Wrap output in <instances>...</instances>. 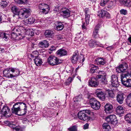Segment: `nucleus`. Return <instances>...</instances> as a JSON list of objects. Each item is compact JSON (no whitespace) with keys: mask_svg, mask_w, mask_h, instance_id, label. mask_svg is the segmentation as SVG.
Masks as SVG:
<instances>
[{"mask_svg":"<svg viewBox=\"0 0 131 131\" xmlns=\"http://www.w3.org/2000/svg\"><path fill=\"white\" fill-rule=\"evenodd\" d=\"M11 11L15 15H17L19 17L22 19L27 18L30 14L29 9L28 8H23L19 10L16 6H12Z\"/></svg>","mask_w":131,"mask_h":131,"instance_id":"1","label":"nucleus"},{"mask_svg":"<svg viewBox=\"0 0 131 131\" xmlns=\"http://www.w3.org/2000/svg\"><path fill=\"white\" fill-rule=\"evenodd\" d=\"M27 106L24 103L21 102H17L15 104L13 105L12 109V113L16 115H18L17 114L18 112L22 111L24 113L21 114L20 115H24L27 112L26 109Z\"/></svg>","mask_w":131,"mask_h":131,"instance_id":"2","label":"nucleus"},{"mask_svg":"<svg viewBox=\"0 0 131 131\" xmlns=\"http://www.w3.org/2000/svg\"><path fill=\"white\" fill-rule=\"evenodd\" d=\"M91 113V111L89 110H83L80 111L78 113V118L81 120L86 121H89L90 119V117L87 115L90 114Z\"/></svg>","mask_w":131,"mask_h":131,"instance_id":"3","label":"nucleus"},{"mask_svg":"<svg viewBox=\"0 0 131 131\" xmlns=\"http://www.w3.org/2000/svg\"><path fill=\"white\" fill-rule=\"evenodd\" d=\"M121 80L123 85L127 87H131V75L122 74L121 75Z\"/></svg>","mask_w":131,"mask_h":131,"instance_id":"4","label":"nucleus"},{"mask_svg":"<svg viewBox=\"0 0 131 131\" xmlns=\"http://www.w3.org/2000/svg\"><path fill=\"white\" fill-rule=\"evenodd\" d=\"M89 103L91 107L95 110H98L100 108L101 106L100 102L95 99H91Z\"/></svg>","mask_w":131,"mask_h":131,"instance_id":"5","label":"nucleus"},{"mask_svg":"<svg viewBox=\"0 0 131 131\" xmlns=\"http://www.w3.org/2000/svg\"><path fill=\"white\" fill-rule=\"evenodd\" d=\"M48 62L52 66L57 65L61 63L57 58L53 56H50L49 57Z\"/></svg>","mask_w":131,"mask_h":131,"instance_id":"6","label":"nucleus"},{"mask_svg":"<svg viewBox=\"0 0 131 131\" xmlns=\"http://www.w3.org/2000/svg\"><path fill=\"white\" fill-rule=\"evenodd\" d=\"M106 121L108 123L114 125H116L117 123V120L116 116L112 115L107 116L106 118Z\"/></svg>","mask_w":131,"mask_h":131,"instance_id":"7","label":"nucleus"},{"mask_svg":"<svg viewBox=\"0 0 131 131\" xmlns=\"http://www.w3.org/2000/svg\"><path fill=\"white\" fill-rule=\"evenodd\" d=\"M1 113L6 117H9L12 114L10 109L7 106H4L3 107Z\"/></svg>","mask_w":131,"mask_h":131,"instance_id":"8","label":"nucleus"},{"mask_svg":"<svg viewBox=\"0 0 131 131\" xmlns=\"http://www.w3.org/2000/svg\"><path fill=\"white\" fill-rule=\"evenodd\" d=\"M97 15L100 17L110 18V15L107 11L103 9L99 10L97 12Z\"/></svg>","mask_w":131,"mask_h":131,"instance_id":"9","label":"nucleus"},{"mask_svg":"<svg viewBox=\"0 0 131 131\" xmlns=\"http://www.w3.org/2000/svg\"><path fill=\"white\" fill-rule=\"evenodd\" d=\"M111 83L112 86L115 87H116L118 85L117 78L115 75H112L111 76Z\"/></svg>","mask_w":131,"mask_h":131,"instance_id":"10","label":"nucleus"},{"mask_svg":"<svg viewBox=\"0 0 131 131\" xmlns=\"http://www.w3.org/2000/svg\"><path fill=\"white\" fill-rule=\"evenodd\" d=\"M128 65L126 62L123 63L117 67L116 69V71L119 73L123 72L127 68Z\"/></svg>","mask_w":131,"mask_h":131,"instance_id":"11","label":"nucleus"},{"mask_svg":"<svg viewBox=\"0 0 131 131\" xmlns=\"http://www.w3.org/2000/svg\"><path fill=\"white\" fill-rule=\"evenodd\" d=\"M124 95V94L123 93L119 92L117 93L116 96V100L120 104L123 103L125 98Z\"/></svg>","mask_w":131,"mask_h":131,"instance_id":"12","label":"nucleus"},{"mask_svg":"<svg viewBox=\"0 0 131 131\" xmlns=\"http://www.w3.org/2000/svg\"><path fill=\"white\" fill-rule=\"evenodd\" d=\"M97 78H96L94 77H92L90 79L89 81V85L92 87H95L97 86L99 84Z\"/></svg>","mask_w":131,"mask_h":131,"instance_id":"13","label":"nucleus"},{"mask_svg":"<svg viewBox=\"0 0 131 131\" xmlns=\"http://www.w3.org/2000/svg\"><path fill=\"white\" fill-rule=\"evenodd\" d=\"M61 13L64 18H68L70 15V11L69 9L66 8H62L60 11Z\"/></svg>","mask_w":131,"mask_h":131,"instance_id":"14","label":"nucleus"},{"mask_svg":"<svg viewBox=\"0 0 131 131\" xmlns=\"http://www.w3.org/2000/svg\"><path fill=\"white\" fill-rule=\"evenodd\" d=\"M95 94L97 96L100 100L103 101H104L105 96L104 94L101 90H96Z\"/></svg>","mask_w":131,"mask_h":131,"instance_id":"15","label":"nucleus"},{"mask_svg":"<svg viewBox=\"0 0 131 131\" xmlns=\"http://www.w3.org/2000/svg\"><path fill=\"white\" fill-rule=\"evenodd\" d=\"M88 45L90 47H94L96 46H101L100 43L93 39H91L88 41Z\"/></svg>","mask_w":131,"mask_h":131,"instance_id":"16","label":"nucleus"},{"mask_svg":"<svg viewBox=\"0 0 131 131\" xmlns=\"http://www.w3.org/2000/svg\"><path fill=\"white\" fill-rule=\"evenodd\" d=\"M55 31L53 30H47L45 31L44 35L46 38H52L54 35Z\"/></svg>","mask_w":131,"mask_h":131,"instance_id":"17","label":"nucleus"},{"mask_svg":"<svg viewBox=\"0 0 131 131\" xmlns=\"http://www.w3.org/2000/svg\"><path fill=\"white\" fill-rule=\"evenodd\" d=\"M95 63L98 65H103L106 63L105 60L103 58H98L95 60Z\"/></svg>","mask_w":131,"mask_h":131,"instance_id":"18","label":"nucleus"},{"mask_svg":"<svg viewBox=\"0 0 131 131\" xmlns=\"http://www.w3.org/2000/svg\"><path fill=\"white\" fill-rule=\"evenodd\" d=\"M104 110L107 114L111 113L113 110L112 106L110 104H106L105 106Z\"/></svg>","mask_w":131,"mask_h":131,"instance_id":"19","label":"nucleus"},{"mask_svg":"<svg viewBox=\"0 0 131 131\" xmlns=\"http://www.w3.org/2000/svg\"><path fill=\"white\" fill-rule=\"evenodd\" d=\"M79 59V53L78 51H75L71 58V61L72 63L75 64L77 63Z\"/></svg>","mask_w":131,"mask_h":131,"instance_id":"20","label":"nucleus"},{"mask_svg":"<svg viewBox=\"0 0 131 131\" xmlns=\"http://www.w3.org/2000/svg\"><path fill=\"white\" fill-rule=\"evenodd\" d=\"M54 29L57 30H62L63 28V25L60 22L56 21L54 23Z\"/></svg>","mask_w":131,"mask_h":131,"instance_id":"21","label":"nucleus"},{"mask_svg":"<svg viewBox=\"0 0 131 131\" xmlns=\"http://www.w3.org/2000/svg\"><path fill=\"white\" fill-rule=\"evenodd\" d=\"M10 69H11V67L5 69L3 72L5 76L8 78H12L13 77V74L10 73V72H11V71L10 70Z\"/></svg>","mask_w":131,"mask_h":131,"instance_id":"22","label":"nucleus"},{"mask_svg":"<svg viewBox=\"0 0 131 131\" xmlns=\"http://www.w3.org/2000/svg\"><path fill=\"white\" fill-rule=\"evenodd\" d=\"M39 47L42 48H46L49 46L48 41L46 40H44L42 41H40L39 43Z\"/></svg>","mask_w":131,"mask_h":131,"instance_id":"23","label":"nucleus"},{"mask_svg":"<svg viewBox=\"0 0 131 131\" xmlns=\"http://www.w3.org/2000/svg\"><path fill=\"white\" fill-rule=\"evenodd\" d=\"M10 70L13 74V78L17 77L19 75L20 73L19 70L16 68L11 67Z\"/></svg>","mask_w":131,"mask_h":131,"instance_id":"24","label":"nucleus"},{"mask_svg":"<svg viewBox=\"0 0 131 131\" xmlns=\"http://www.w3.org/2000/svg\"><path fill=\"white\" fill-rule=\"evenodd\" d=\"M67 52L65 50L61 49L59 50L56 52L57 55L60 57H62L67 55Z\"/></svg>","mask_w":131,"mask_h":131,"instance_id":"25","label":"nucleus"},{"mask_svg":"<svg viewBox=\"0 0 131 131\" xmlns=\"http://www.w3.org/2000/svg\"><path fill=\"white\" fill-rule=\"evenodd\" d=\"M8 125L9 127L13 129V131H22V128L20 126H15L14 125L10 123Z\"/></svg>","mask_w":131,"mask_h":131,"instance_id":"26","label":"nucleus"},{"mask_svg":"<svg viewBox=\"0 0 131 131\" xmlns=\"http://www.w3.org/2000/svg\"><path fill=\"white\" fill-rule=\"evenodd\" d=\"M35 19L32 17H30L28 20L27 19L24 21V24L27 25L28 24H32L35 22Z\"/></svg>","mask_w":131,"mask_h":131,"instance_id":"27","label":"nucleus"},{"mask_svg":"<svg viewBox=\"0 0 131 131\" xmlns=\"http://www.w3.org/2000/svg\"><path fill=\"white\" fill-rule=\"evenodd\" d=\"M90 15H85V20L86 22L85 23H83V24L82 26V28L85 29L86 28V26L89 24V18Z\"/></svg>","mask_w":131,"mask_h":131,"instance_id":"28","label":"nucleus"},{"mask_svg":"<svg viewBox=\"0 0 131 131\" xmlns=\"http://www.w3.org/2000/svg\"><path fill=\"white\" fill-rule=\"evenodd\" d=\"M124 109L123 107L121 106H117L116 109V112L117 114L121 115L123 113Z\"/></svg>","mask_w":131,"mask_h":131,"instance_id":"29","label":"nucleus"},{"mask_svg":"<svg viewBox=\"0 0 131 131\" xmlns=\"http://www.w3.org/2000/svg\"><path fill=\"white\" fill-rule=\"evenodd\" d=\"M34 61L35 64L37 66H40L42 63V59L39 57L35 58Z\"/></svg>","mask_w":131,"mask_h":131,"instance_id":"30","label":"nucleus"},{"mask_svg":"<svg viewBox=\"0 0 131 131\" xmlns=\"http://www.w3.org/2000/svg\"><path fill=\"white\" fill-rule=\"evenodd\" d=\"M106 94L108 95V96L110 98H113L115 97V94L111 90H108L106 91Z\"/></svg>","mask_w":131,"mask_h":131,"instance_id":"31","label":"nucleus"},{"mask_svg":"<svg viewBox=\"0 0 131 131\" xmlns=\"http://www.w3.org/2000/svg\"><path fill=\"white\" fill-rule=\"evenodd\" d=\"M98 73L99 74L97 76L96 78L98 79L105 77L106 75V73L103 71H99Z\"/></svg>","mask_w":131,"mask_h":131,"instance_id":"32","label":"nucleus"},{"mask_svg":"<svg viewBox=\"0 0 131 131\" xmlns=\"http://www.w3.org/2000/svg\"><path fill=\"white\" fill-rule=\"evenodd\" d=\"M39 8H44L45 9H47L50 10L49 6L47 4L44 3L40 4L39 5Z\"/></svg>","mask_w":131,"mask_h":131,"instance_id":"33","label":"nucleus"},{"mask_svg":"<svg viewBox=\"0 0 131 131\" xmlns=\"http://www.w3.org/2000/svg\"><path fill=\"white\" fill-rule=\"evenodd\" d=\"M8 3V1L7 0L2 1L1 3V7L3 8H4L7 6Z\"/></svg>","mask_w":131,"mask_h":131,"instance_id":"34","label":"nucleus"},{"mask_svg":"<svg viewBox=\"0 0 131 131\" xmlns=\"http://www.w3.org/2000/svg\"><path fill=\"white\" fill-rule=\"evenodd\" d=\"M0 36L2 38L4 39L5 40H6V39L7 40L8 39L9 36L8 34L3 32L1 33Z\"/></svg>","mask_w":131,"mask_h":131,"instance_id":"35","label":"nucleus"},{"mask_svg":"<svg viewBox=\"0 0 131 131\" xmlns=\"http://www.w3.org/2000/svg\"><path fill=\"white\" fill-rule=\"evenodd\" d=\"M125 120L129 123H131V113L126 114L125 117Z\"/></svg>","mask_w":131,"mask_h":131,"instance_id":"36","label":"nucleus"},{"mask_svg":"<svg viewBox=\"0 0 131 131\" xmlns=\"http://www.w3.org/2000/svg\"><path fill=\"white\" fill-rule=\"evenodd\" d=\"M116 3V1L115 0H112L110 1L108 4V7L109 8L114 7Z\"/></svg>","mask_w":131,"mask_h":131,"instance_id":"37","label":"nucleus"},{"mask_svg":"<svg viewBox=\"0 0 131 131\" xmlns=\"http://www.w3.org/2000/svg\"><path fill=\"white\" fill-rule=\"evenodd\" d=\"M82 99V95L81 94L79 95L78 96L75 97L73 99L74 101L80 102Z\"/></svg>","mask_w":131,"mask_h":131,"instance_id":"38","label":"nucleus"},{"mask_svg":"<svg viewBox=\"0 0 131 131\" xmlns=\"http://www.w3.org/2000/svg\"><path fill=\"white\" fill-rule=\"evenodd\" d=\"M103 129H105V130L106 131H108L110 129V125L107 123H104L103 124Z\"/></svg>","mask_w":131,"mask_h":131,"instance_id":"39","label":"nucleus"},{"mask_svg":"<svg viewBox=\"0 0 131 131\" xmlns=\"http://www.w3.org/2000/svg\"><path fill=\"white\" fill-rule=\"evenodd\" d=\"M39 12L41 13L42 14H46L48 13L49 10V9H45L43 8H39Z\"/></svg>","mask_w":131,"mask_h":131,"instance_id":"40","label":"nucleus"},{"mask_svg":"<svg viewBox=\"0 0 131 131\" xmlns=\"http://www.w3.org/2000/svg\"><path fill=\"white\" fill-rule=\"evenodd\" d=\"M38 53L37 51H35L31 53L30 56V57H31V58H33L34 57L36 58L37 57H38Z\"/></svg>","mask_w":131,"mask_h":131,"instance_id":"41","label":"nucleus"},{"mask_svg":"<svg viewBox=\"0 0 131 131\" xmlns=\"http://www.w3.org/2000/svg\"><path fill=\"white\" fill-rule=\"evenodd\" d=\"M123 5L127 7H130L131 6V1L130 0H125Z\"/></svg>","mask_w":131,"mask_h":131,"instance_id":"42","label":"nucleus"},{"mask_svg":"<svg viewBox=\"0 0 131 131\" xmlns=\"http://www.w3.org/2000/svg\"><path fill=\"white\" fill-rule=\"evenodd\" d=\"M101 78V80L100 82L101 84L104 85L106 84H107V81L106 78L105 77H103Z\"/></svg>","mask_w":131,"mask_h":131,"instance_id":"43","label":"nucleus"},{"mask_svg":"<svg viewBox=\"0 0 131 131\" xmlns=\"http://www.w3.org/2000/svg\"><path fill=\"white\" fill-rule=\"evenodd\" d=\"M109 1L110 0H101L100 3V5L102 6H105Z\"/></svg>","mask_w":131,"mask_h":131,"instance_id":"44","label":"nucleus"},{"mask_svg":"<svg viewBox=\"0 0 131 131\" xmlns=\"http://www.w3.org/2000/svg\"><path fill=\"white\" fill-rule=\"evenodd\" d=\"M15 1L18 4H23L27 2V0H15Z\"/></svg>","mask_w":131,"mask_h":131,"instance_id":"45","label":"nucleus"},{"mask_svg":"<svg viewBox=\"0 0 131 131\" xmlns=\"http://www.w3.org/2000/svg\"><path fill=\"white\" fill-rule=\"evenodd\" d=\"M68 129L69 131H77V127L76 126L74 125L68 128Z\"/></svg>","mask_w":131,"mask_h":131,"instance_id":"46","label":"nucleus"},{"mask_svg":"<svg viewBox=\"0 0 131 131\" xmlns=\"http://www.w3.org/2000/svg\"><path fill=\"white\" fill-rule=\"evenodd\" d=\"M73 79L71 77H69L67 80H66V83L67 85H69L72 82Z\"/></svg>","mask_w":131,"mask_h":131,"instance_id":"47","label":"nucleus"},{"mask_svg":"<svg viewBox=\"0 0 131 131\" xmlns=\"http://www.w3.org/2000/svg\"><path fill=\"white\" fill-rule=\"evenodd\" d=\"M120 12L121 14L125 15L127 14V11L126 9H122L120 10Z\"/></svg>","mask_w":131,"mask_h":131,"instance_id":"48","label":"nucleus"},{"mask_svg":"<svg viewBox=\"0 0 131 131\" xmlns=\"http://www.w3.org/2000/svg\"><path fill=\"white\" fill-rule=\"evenodd\" d=\"M85 15H90L91 12L90 9L89 8H86L84 10Z\"/></svg>","mask_w":131,"mask_h":131,"instance_id":"49","label":"nucleus"},{"mask_svg":"<svg viewBox=\"0 0 131 131\" xmlns=\"http://www.w3.org/2000/svg\"><path fill=\"white\" fill-rule=\"evenodd\" d=\"M55 38L57 40H60L63 38V37L61 35H56L55 36Z\"/></svg>","mask_w":131,"mask_h":131,"instance_id":"50","label":"nucleus"},{"mask_svg":"<svg viewBox=\"0 0 131 131\" xmlns=\"http://www.w3.org/2000/svg\"><path fill=\"white\" fill-rule=\"evenodd\" d=\"M93 36L95 38H97L99 37V35L98 34V32L94 31L93 35Z\"/></svg>","mask_w":131,"mask_h":131,"instance_id":"51","label":"nucleus"},{"mask_svg":"<svg viewBox=\"0 0 131 131\" xmlns=\"http://www.w3.org/2000/svg\"><path fill=\"white\" fill-rule=\"evenodd\" d=\"M18 30H19V29H18L17 27H16L13 29L12 31V32L19 34Z\"/></svg>","mask_w":131,"mask_h":131,"instance_id":"52","label":"nucleus"},{"mask_svg":"<svg viewBox=\"0 0 131 131\" xmlns=\"http://www.w3.org/2000/svg\"><path fill=\"white\" fill-rule=\"evenodd\" d=\"M18 34L12 32L11 34L12 37L13 39H15L16 38L18 35Z\"/></svg>","mask_w":131,"mask_h":131,"instance_id":"53","label":"nucleus"},{"mask_svg":"<svg viewBox=\"0 0 131 131\" xmlns=\"http://www.w3.org/2000/svg\"><path fill=\"white\" fill-rule=\"evenodd\" d=\"M129 101H131V97L130 94L128 95L126 98V103L127 104H128L130 102Z\"/></svg>","mask_w":131,"mask_h":131,"instance_id":"54","label":"nucleus"},{"mask_svg":"<svg viewBox=\"0 0 131 131\" xmlns=\"http://www.w3.org/2000/svg\"><path fill=\"white\" fill-rule=\"evenodd\" d=\"M59 6H55L53 9L55 13L58 12L59 11Z\"/></svg>","mask_w":131,"mask_h":131,"instance_id":"55","label":"nucleus"},{"mask_svg":"<svg viewBox=\"0 0 131 131\" xmlns=\"http://www.w3.org/2000/svg\"><path fill=\"white\" fill-rule=\"evenodd\" d=\"M74 69L73 68H71L69 70H67V71L68 73H71V74L72 75L74 73Z\"/></svg>","mask_w":131,"mask_h":131,"instance_id":"56","label":"nucleus"},{"mask_svg":"<svg viewBox=\"0 0 131 131\" xmlns=\"http://www.w3.org/2000/svg\"><path fill=\"white\" fill-rule=\"evenodd\" d=\"M100 25L99 24H97L95 27L94 31H97L98 32V30L100 27Z\"/></svg>","mask_w":131,"mask_h":131,"instance_id":"57","label":"nucleus"},{"mask_svg":"<svg viewBox=\"0 0 131 131\" xmlns=\"http://www.w3.org/2000/svg\"><path fill=\"white\" fill-rule=\"evenodd\" d=\"M51 51V52L49 51V53H51L52 52L55 50V47H54V46H52L51 47V48L49 49Z\"/></svg>","mask_w":131,"mask_h":131,"instance_id":"58","label":"nucleus"},{"mask_svg":"<svg viewBox=\"0 0 131 131\" xmlns=\"http://www.w3.org/2000/svg\"><path fill=\"white\" fill-rule=\"evenodd\" d=\"M91 67L92 69H94V70L95 71L98 68L96 66H95L94 65H92L91 66Z\"/></svg>","mask_w":131,"mask_h":131,"instance_id":"59","label":"nucleus"},{"mask_svg":"<svg viewBox=\"0 0 131 131\" xmlns=\"http://www.w3.org/2000/svg\"><path fill=\"white\" fill-rule=\"evenodd\" d=\"M113 48V46L108 47H107L106 49L108 50H110L111 49H112Z\"/></svg>","mask_w":131,"mask_h":131,"instance_id":"60","label":"nucleus"},{"mask_svg":"<svg viewBox=\"0 0 131 131\" xmlns=\"http://www.w3.org/2000/svg\"><path fill=\"white\" fill-rule=\"evenodd\" d=\"M89 127V124L88 123L86 124L83 127L84 129H86L88 128Z\"/></svg>","mask_w":131,"mask_h":131,"instance_id":"61","label":"nucleus"},{"mask_svg":"<svg viewBox=\"0 0 131 131\" xmlns=\"http://www.w3.org/2000/svg\"><path fill=\"white\" fill-rule=\"evenodd\" d=\"M90 71L91 73H94L95 72V71L94 70V69H93L91 67V68L90 69Z\"/></svg>","mask_w":131,"mask_h":131,"instance_id":"62","label":"nucleus"},{"mask_svg":"<svg viewBox=\"0 0 131 131\" xmlns=\"http://www.w3.org/2000/svg\"><path fill=\"white\" fill-rule=\"evenodd\" d=\"M31 31V30L30 29H28L26 31V33L28 35V34H29L30 33V31Z\"/></svg>","mask_w":131,"mask_h":131,"instance_id":"63","label":"nucleus"},{"mask_svg":"<svg viewBox=\"0 0 131 131\" xmlns=\"http://www.w3.org/2000/svg\"><path fill=\"white\" fill-rule=\"evenodd\" d=\"M34 32L32 31H30V33L29 34H28V35H30L31 36H32L34 35Z\"/></svg>","mask_w":131,"mask_h":131,"instance_id":"64","label":"nucleus"}]
</instances>
